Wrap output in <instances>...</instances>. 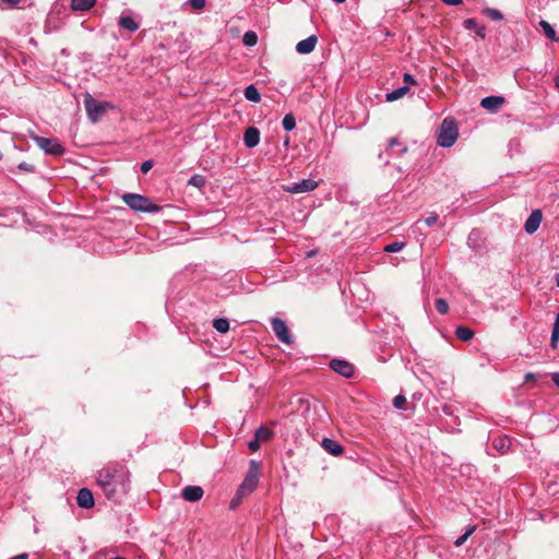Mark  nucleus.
I'll return each instance as SVG.
<instances>
[{
	"instance_id": "obj_1",
	"label": "nucleus",
	"mask_w": 559,
	"mask_h": 559,
	"mask_svg": "<svg viewBox=\"0 0 559 559\" xmlns=\"http://www.w3.org/2000/svg\"><path fill=\"white\" fill-rule=\"evenodd\" d=\"M96 484L108 500L120 503L130 490V472L122 463H108L98 471Z\"/></svg>"
},
{
	"instance_id": "obj_2",
	"label": "nucleus",
	"mask_w": 559,
	"mask_h": 559,
	"mask_svg": "<svg viewBox=\"0 0 559 559\" xmlns=\"http://www.w3.org/2000/svg\"><path fill=\"white\" fill-rule=\"evenodd\" d=\"M122 201L133 211L142 213H155L160 206L154 204L147 197L138 193H124Z\"/></svg>"
},
{
	"instance_id": "obj_3",
	"label": "nucleus",
	"mask_w": 559,
	"mask_h": 559,
	"mask_svg": "<svg viewBox=\"0 0 559 559\" xmlns=\"http://www.w3.org/2000/svg\"><path fill=\"white\" fill-rule=\"evenodd\" d=\"M260 472V463L254 460L250 461L248 473L237 490V500H240L242 497L251 493L255 489L259 481Z\"/></svg>"
},
{
	"instance_id": "obj_4",
	"label": "nucleus",
	"mask_w": 559,
	"mask_h": 559,
	"mask_svg": "<svg viewBox=\"0 0 559 559\" xmlns=\"http://www.w3.org/2000/svg\"><path fill=\"white\" fill-rule=\"evenodd\" d=\"M459 136V129L453 118H445L440 127L438 134V144L442 147L452 146Z\"/></svg>"
},
{
	"instance_id": "obj_5",
	"label": "nucleus",
	"mask_w": 559,
	"mask_h": 559,
	"mask_svg": "<svg viewBox=\"0 0 559 559\" xmlns=\"http://www.w3.org/2000/svg\"><path fill=\"white\" fill-rule=\"evenodd\" d=\"M84 106L92 122H97L108 108H112L110 103L97 102L90 94H86L84 97Z\"/></svg>"
},
{
	"instance_id": "obj_6",
	"label": "nucleus",
	"mask_w": 559,
	"mask_h": 559,
	"mask_svg": "<svg viewBox=\"0 0 559 559\" xmlns=\"http://www.w3.org/2000/svg\"><path fill=\"white\" fill-rule=\"evenodd\" d=\"M33 140L45 153L60 156L64 153V148L57 139L33 135Z\"/></svg>"
},
{
	"instance_id": "obj_7",
	"label": "nucleus",
	"mask_w": 559,
	"mask_h": 559,
	"mask_svg": "<svg viewBox=\"0 0 559 559\" xmlns=\"http://www.w3.org/2000/svg\"><path fill=\"white\" fill-rule=\"evenodd\" d=\"M272 329L276 335V337L283 342L285 345H293V337L289 333V330L286 323L280 318H273L271 321Z\"/></svg>"
},
{
	"instance_id": "obj_8",
	"label": "nucleus",
	"mask_w": 559,
	"mask_h": 559,
	"mask_svg": "<svg viewBox=\"0 0 559 559\" xmlns=\"http://www.w3.org/2000/svg\"><path fill=\"white\" fill-rule=\"evenodd\" d=\"M330 368L340 376L350 379L355 374V366L344 359L334 358L329 364Z\"/></svg>"
},
{
	"instance_id": "obj_9",
	"label": "nucleus",
	"mask_w": 559,
	"mask_h": 559,
	"mask_svg": "<svg viewBox=\"0 0 559 559\" xmlns=\"http://www.w3.org/2000/svg\"><path fill=\"white\" fill-rule=\"evenodd\" d=\"M318 187V183L312 179H302L299 182L292 185L290 187H286L285 190L298 194L305 193L314 190Z\"/></svg>"
},
{
	"instance_id": "obj_10",
	"label": "nucleus",
	"mask_w": 559,
	"mask_h": 559,
	"mask_svg": "<svg viewBox=\"0 0 559 559\" xmlns=\"http://www.w3.org/2000/svg\"><path fill=\"white\" fill-rule=\"evenodd\" d=\"M204 490L200 486H186L181 490V497L189 502H197L202 499Z\"/></svg>"
},
{
	"instance_id": "obj_11",
	"label": "nucleus",
	"mask_w": 559,
	"mask_h": 559,
	"mask_svg": "<svg viewBox=\"0 0 559 559\" xmlns=\"http://www.w3.org/2000/svg\"><path fill=\"white\" fill-rule=\"evenodd\" d=\"M506 99L502 96H487L481 99L480 106L491 112H496L504 104Z\"/></svg>"
},
{
	"instance_id": "obj_12",
	"label": "nucleus",
	"mask_w": 559,
	"mask_h": 559,
	"mask_svg": "<svg viewBox=\"0 0 559 559\" xmlns=\"http://www.w3.org/2000/svg\"><path fill=\"white\" fill-rule=\"evenodd\" d=\"M542 211L540 210H534L531 215L528 216V218L526 219L525 224H524V229L527 234H533L535 233L539 225H540V222H542Z\"/></svg>"
},
{
	"instance_id": "obj_13",
	"label": "nucleus",
	"mask_w": 559,
	"mask_h": 559,
	"mask_svg": "<svg viewBox=\"0 0 559 559\" xmlns=\"http://www.w3.org/2000/svg\"><path fill=\"white\" fill-rule=\"evenodd\" d=\"M76 503L83 509H90L94 506L93 492L88 488H81L76 496Z\"/></svg>"
},
{
	"instance_id": "obj_14",
	"label": "nucleus",
	"mask_w": 559,
	"mask_h": 559,
	"mask_svg": "<svg viewBox=\"0 0 559 559\" xmlns=\"http://www.w3.org/2000/svg\"><path fill=\"white\" fill-rule=\"evenodd\" d=\"M318 43V37L316 35H311L306 39L300 40L296 45V50L301 55L310 53L314 50L316 45Z\"/></svg>"
},
{
	"instance_id": "obj_15",
	"label": "nucleus",
	"mask_w": 559,
	"mask_h": 559,
	"mask_svg": "<svg viewBox=\"0 0 559 559\" xmlns=\"http://www.w3.org/2000/svg\"><path fill=\"white\" fill-rule=\"evenodd\" d=\"M245 145L249 148L255 147L260 142V131L255 127H249L243 134Z\"/></svg>"
},
{
	"instance_id": "obj_16",
	"label": "nucleus",
	"mask_w": 559,
	"mask_h": 559,
	"mask_svg": "<svg viewBox=\"0 0 559 559\" xmlns=\"http://www.w3.org/2000/svg\"><path fill=\"white\" fill-rule=\"evenodd\" d=\"M321 445L326 452L335 456L341 455L344 451L343 445L331 438H324Z\"/></svg>"
},
{
	"instance_id": "obj_17",
	"label": "nucleus",
	"mask_w": 559,
	"mask_h": 559,
	"mask_svg": "<svg viewBox=\"0 0 559 559\" xmlns=\"http://www.w3.org/2000/svg\"><path fill=\"white\" fill-rule=\"evenodd\" d=\"M409 91V87L407 85L401 86L395 88L394 91L388 93L385 95V99L389 103L395 102L402 97H404Z\"/></svg>"
},
{
	"instance_id": "obj_18",
	"label": "nucleus",
	"mask_w": 559,
	"mask_h": 559,
	"mask_svg": "<svg viewBox=\"0 0 559 559\" xmlns=\"http://www.w3.org/2000/svg\"><path fill=\"white\" fill-rule=\"evenodd\" d=\"M455 335L459 340L467 342L474 337L475 333L468 326L461 325L456 328Z\"/></svg>"
},
{
	"instance_id": "obj_19",
	"label": "nucleus",
	"mask_w": 559,
	"mask_h": 559,
	"mask_svg": "<svg viewBox=\"0 0 559 559\" xmlns=\"http://www.w3.org/2000/svg\"><path fill=\"white\" fill-rule=\"evenodd\" d=\"M96 0H72L71 8L74 11H86L95 4Z\"/></svg>"
},
{
	"instance_id": "obj_20",
	"label": "nucleus",
	"mask_w": 559,
	"mask_h": 559,
	"mask_svg": "<svg viewBox=\"0 0 559 559\" xmlns=\"http://www.w3.org/2000/svg\"><path fill=\"white\" fill-rule=\"evenodd\" d=\"M119 25L130 32H135L139 28V24L131 16H121Z\"/></svg>"
},
{
	"instance_id": "obj_21",
	"label": "nucleus",
	"mask_w": 559,
	"mask_h": 559,
	"mask_svg": "<svg viewBox=\"0 0 559 559\" xmlns=\"http://www.w3.org/2000/svg\"><path fill=\"white\" fill-rule=\"evenodd\" d=\"M245 97L252 103L261 100V95L254 85H249L245 88Z\"/></svg>"
},
{
	"instance_id": "obj_22",
	"label": "nucleus",
	"mask_w": 559,
	"mask_h": 559,
	"mask_svg": "<svg viewBox=\"0 0 559 559\" xmlns=\"http://www.w3.org/2000/svg\"><path fill=\"white\" fill-rule=\"evenodd\" d=\"M539 25H540V27L543 28V31H544L545 35H546L549 39H551V40H554V41H558V37H557V35H556V32H555L554 27H552V26H551L547 21L542 20V21L539 22Z\"/></svg>"
},
{
	"instance_id": "obj_23",
	"label": "nucleus",
	"mask_w": 559,
	"mask_h": 559,
	"mask_svg": "<svg viewBox=\"0 0 559 559\" xmlns=\"http://www.w3.org/2000/svg\"><path fill=\"white\" fill-rule=\"evenodd\" d=\"M273 432L272 430H270L269 428L266 427H259L257 430H255V433H254V437L259 440V441H266L269 440L271 437H272Z\"/></svg>"
},
{
	"instance_id": "obj_24",
	"label": "nucleus",
	"mask_w": 559,
	"mask_h": 559,
	"mask_svg": "<svg viewBox=\"0 0 559 559\" xmlns=\"http://www.w3.org/2000/svg\"><path fill=\"white\" fill-rule=\"evenodd\" d=\"M213 326L221 333H226L229 330V321L225 318H217L213 321Z\"/></svg>"
},
{
	"instance_id": "obj_25",
	"label": "nucleus",
	"mask_w": 559,
	"mask_h": 559,
	"mask_svg": "<svg viewBox=\"0 0 559 559\" xmlns=\"http://www.w3.org/2000/svg\"><path fill=\"white\" fill-rule=\"evenodd\" d=\"M493 447L495 449H497L499 452L503 453L506 452L509 447H510V440L509 438L507 437H502V438H499V439H495L493 440Z\"/></svg>"
},
{
	"instance_id": "obj_26",
	"label": "nucleus",
	"mask_w": 559,
	"mask_h": 559,
	"mask_svg": "<svg viewBox=\"0 0 559 559\" xmlns=\"http://www.w3.org/2000/svg\"><path fill=\"white\" fill-rule=\"evenodd\" d=\"M205 183H206L205 177L202 175H199V174L193 175L188 181L189 186L195 187L198 189L203 188L205 186Z\"/></svg>"
},
{
	"instance_id": "obj_27",
	"label": "nucleus",
	"mask_w": 559,
	"mask_h": 559,
	"mask_svg": "<svg viewBox=\"0 0 559 559\" xmlns=\"http://www.w3.org/2000/svg\"><path fill=\"white\" fill-rule=\"evenodd\" d=\"M242 41L246 46L252 47V46L257 45L258 36L254 32L248 31L245 33V35L242 37Z\"/></svg>"
},
{
	"instance_id": "obj_28",
	"label": "nucleus",
	"mask_w": 559,
	"mask_h": 559,
	"mask_svg": "<svg viewBox=\"0 0 559 559\" xmlns=\"http://www.w3.org/2000/svg\"><path fill=\"white\" fill-rule=\"evenodd\" d=\"M283 128L286 130V131H292L295 129L296 127V119L294 117L293 114H287L284 119H283Z\"/></svg>"
},
{
	"instance_id": "obj_29",
	"label": "nucleus",
	"mask_w": 559,
	"mask_h": 559,
	"mask_svg": "<svg viewBox=\"0 0 559 559\" xmlns=\"http://www.w3.org/2000/svg\"><path fill=\"white\" fill-rule=\"evenodd\" d=\"M559 340V313L557 314L556 321L552 326L550 344L555 348Z\"/></svg>"
},
{
	"instance_id": "obj_30",
	"label": "nucleus",
	"mask_w": 559,
	"mask_h": 559,
	"mask_svg": "<svg viewBox=\"0 0 559 559\" xmlns=\"http://www.w3.org/2000/svg\"><path fill=\"white\" fill-rule=\"evenodd\" d=\"M484 13L486 16H488L489 19H491L493 21H501L503 19L502 13L499 10L493 9V8L485 9Z\"/></svg>"
},
{
	"instance_id": "obj_31",
	"label": "nucleus",
	"mask_w": 559,
	"mask_h": 559,
	"mask_svg": "<svg viewBox=\"0 0 559 559\" xmlns=\"http://www.w3.org/2000/svg\"><path fill=\"white\" fill-rule=\"evenodd\" d=\"M475 530H476L475 526H469L463 535H461L460 537L456 538V540L454 542V545L456 547L462 546L467 540V538L475 532Z\"/></svg>"
},
{
	"instance_id": "obj_32",
	"label": "nucleus",
	"mask_w": 559,
	"mask_h": 559,
	"mask_svg": "<svg viewBox=\"0 0 559 559\" xmlns=\"http://www.w3.org/2000/svg\"><path fill=\"white\" fill-rule=\"evenodd\" d=\"M436 309L439 313L445 314L449 312V305L445 299L439 298L435 302Z\"/></svg>"
},
{
	"instance_id": "obj_33",
	"label": "nucleus",
	"mask_w": 559,
	"mask_h": 559,
	"mask_svg": "<svg viewBox=\"0 0 559 559\" xmlns=\"http://www.w3.org/2000/svg\"><path fill=\"white\" fill-rule=\"evenodd\" d=\"M405 248V242L394 241L384 247L385 252H397Z\"/></svg>"
},
{
	"instance_id": "obj_34",
	"label": "nucleus",
	"mask_w": 559,
	"mask_h": 559,
	"mask_svg": "<svg viewBox=\"0 0 559 559\" xmlns=\"http://www.w3.org/2000/svg\"><path fill=\"white\" fill-rule=\"evenodd\" d=\"M393 405L397 409H404L406 405V397L402 394L396 395L393 399Z\"/></svg>"
},
{
	"instance_id": "obj_35",
	"label": "nucleus",
	"mask_w": 559,
	"mask_h": 559,
	"mask_svg": "<svg viewBox=\"0 0 559 559\" xmlns=\"http://www.w3.org/2000/svg\"><path fill=\"white\" fill-rule=\"evenodd\" d=\"M438 214L431 213L428 217L425 218L424 222L427 226H433L438 222Z\"/></svg>"
},
{
	"instance_id": "obj_36",
	"label": "nucleus",
	"mask_w": 559,
	"mask_h": 559,
	"mask_svg": "<svg viewBox=\"0 0 559 559\" xmlns=\"http://www.w3.org/2000/svg\"><path fill=\"white\" fill-rule=\"evenodd\" d=\"M190 5L195 10H201L205 7V0H190Z\"/></svg>"
},
{
	"instance_id": "obj_37",
	"label": "nucleus",
	"mask_w": 559,
	"mask_h": 559,
	"mask_svg": "<svg viewBox=\"0 0 559 559\" xmlns=\"http://www.w3.org/2000/svg\"><path fill=\"white\" fill-rule=\"evenodd\" d=\"M464 26L466 29H476L478 25L475 19H466L464 21Z\"/></svg>"
},
{
	"instance_id": "obj_38",
	"label": "nucleus",
	"mask_w": 559,
	"mask_h": 559,
	"mask_svg": "<svg viewBox=\"0 0 559 559\" xmlns=\"http://www.w3.org/2000/svg\"><path fill=\"white\" fill-rule=\"evenodd\" d=\"M152 167H153V160H151V159L145 160L141 165V171L143 174H146V173H148L152 169Z\"/></svg>"
},
{
	"instance_id": "obj_39",
	"label": "nucleus",
	"mask_w": 559,
	"mask_h": 559,
	"mask_svg": "<svg viewBox=\"0 0 559 559\" xmlns=\"http://www.w3.org/2000/svg\"><path fill=\"white\" fill-rule=\"evenodd\" d=\"M248 448L251 450V451H258L260 449V441L254 437L253 440H250L248 442Z\"/></svg>"
},
{
	"instance_id": "obj_40",
	"label": "nucleus",
	"mask_w": 559,
	"mask_h": 559,
	"mask_svg": "<svg viewBox=\"0 0 559 559\" xmlns=\"http://www.w3.org/2000/svg\"><path fill=\"white\" fill-rule=\"evenodd\" d=\"M403 79L406 84H412V85L416 84V80L409 73H405Z\"/></svg>"
},
{
	"instance_id": "obj_41",
	"label": "nucleus",
	"mask_w": 559,
	"mask_h": 559,
	"mask_svg": "<svg viewBox=\"0 0 559 559\" xmlns=\"http://www.w3.org/2000/svg\"><path fill=\"white\" fill-rule=\"evenodd\" d=\"M19 168H20V169H23V170H27V171H33V170H34V166H33V165H29V164H27V163H25V162L21 163V164L19 165Z\"/></svg>"
},
{
	"instance_id": "obj_42",
	"label": "nucleus",
	"mask_w": 559,
	"mask_h": 559,
	"mask_svg": "<svg viewBox=\"0 0 559 559\" xmlns=\"http://www.w3.org/2000/svg\"><path fill=\"white\" fill-rule=\"evenodd\" d=\"M441 1L448 5H459L463 2V0H441Z\"/></svg>"
},
{
	"instance_id": "obj_43",
	"label": "nucleus",
	"mask_w": 559,
	"mask_h": 559,
	"mask_svg": "<svg viewBox=\"0 0 559 559\" xmlns=\"http://www.w3.org/2000/svg\"><path fill=\"white\" fill-rule=\"evenodd\" d=\"M1 1L12 8V7L17 5L22 0H1Z\"/></svg>"
},
{
	"instance_id": "obj_44",
	"label": "nucleus",
	"mask_w": 559,
	"mask_h": 559,
	"mask_svg": "<svg viewBox=\"0 0 559 559\" xmlns=\"http://www.w3.org/2000/svg\"><path fill=\"white\" fill-rule=\"evenodd\" d=\"M475 32L479 37L485 38V27L484 26H477Z\"/></svg>"
},
{
	"instance_id": "obj_45",
	"label": "nucleus",
	"mask_w": 559,
	"mask_h": 559,
	"mask_svg": "<svg viewBox=\"0 0 559 559\" xmlns=\"http://www.w3.org/2000/svg\"><path fill=\"white\" fill-rule=\"evenodd\" d=\"M551 380L559 388V372L551 373Z\"/></svg>"
},
{
	"instance_id": "obj_46",
	"label": "nucleus",
	"mask_w": 559,
	"mask_h": 559,
	"mask_svg": "<svg viewBox=\"0 0 559 559\" xmlns=\"http://www.w3.org/2000/svg\"><path fill=\"white\" fill-rule=\"evenodd\" d=\"M536 378V374L533 372H528L525 374V382H528L531 380H534Z\"/></svg>"
},
{
	"instance_id": "obj_47",
	"label": "nucleus",
	"mask_w": 559,
	"mask_h": 559,
	"mask_svg": "<svg viewBox=\"0 0 559 559\" xmlns=\"http://www.w3.org/2000/svg\"><path fill=\"white\" fill-rule=\"evenodd\" d=\"M397 144H399L397 139H395V138L390 139V141H389L390 147H393L394 145H397Z\"/></svg>"
},
{
	"instance_id": "obj_48",
	"label": "nucleus",
	"mask_w": 559,
	"mask_h": 559,
	"mask_svg": "<svg viewBox=\"0 0 559 559\" xmlns=\"http://www.w3.org/2000/svg\"><path fill=\"white\" fill-rule=\"evenodd\" d=\"M28 558V555L27 554H21V555H17L13 558H10V559H27Z\"/></svg>"
},
{
	"instance_id": "obj_49",
	"label": "nucleus",
	"mask_w": 559,
	"mask_h": 559,
	"mask_svg": "<svg viewBox=\"0 0 559 559\" xmlns=\"http://www.w3.org/2000/svg\"><path fill=\"white\" fill-rule=\"evenodd\" d=\"M237 503H238V502H237V500H236V499H234V500L230 502V508H235V507L237 506Z\"/></svg>"
},
{
	"instance_id": "obj_50",
	"label": "nucleus",
	"mask_w": 559,
	"mask_h": 559,
	"mask_svg": "<svg viewBox=\"0 0 559 559\" xmlns=\"http://www.w3.org/2000/svg\"><path fill=\"white\" fill-rule=\"evenodd\" d=\"M284 145H285V146H288V145H289V138H288V136H287V138L285 139V141H284Z\"/></svg>"
},
{
	"instance_id": "obj_51",
	"label": "nucleus",
	"mask_w": 559,
	"mask_h": 559,
	"mask_svg": "<svg viewBox=\"0 0 559 559\" xmlns=\"http://www.w3.org/2000/svg\"><path fill=\"white\" fill-rule=\"evenodd\" d=\"M556 85L559 88V75L556 78Z\"/></svg>"
},
{
	"instance_id": "obj_52",
	"label": "nucleus",
	"mask_w": 559,
	"mask_h": 559,
	"mask_svg": "<svg viewBox=\"0 0 559 559\" xmlns=\"http://www.w3.org/2000/svg\"><path fill=\"white\" fill-rule=\"evenodd\" d=\"M556 284H557V286H559V274L556 277Z\"/></svg>"
},
{
	"instance_id": "obj_53",
	"label": "nucleus",
	"mask_w": 559,
	"mask_h": 559,
	"mask_svg": "<svg viewBox=\"0 0 559 559\" xmlns=\"http://www.w3.org/2000/svg\"><path fill=\"white\" fill-rule=\"evenodd\" d=\"M337 3H343L345 0H334Z\"/></svg>"
},
{
	"instance_id": "obj_54",
	"label": "nucleus",
	"mask_w": 559,
	"mask_h": 559,
	"mask_svg": "<svg viewBox=\"0 0 559 559\" xmlns=\"http://www.w3.org/2000/svg\"><path fill=\"white\" fill-rule=\"evenodd\" d=\"M2 159V153L0 152V160Z\"/></svg>"
}]
</instances>
